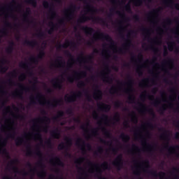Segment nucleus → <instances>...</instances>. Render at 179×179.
I'll list each match as a JSON object with an SVG mask.
<instances>
[{
    "mask_svg": "<svg viewBox=\"0 0 179 179\" xmlns=\"http://www.w3.org/2000/svg\"><path fill=\"white\" fill-rule=\"evenodd\" d=\"M36 101L41 106H46L47 107H52L55 108L58 106H61L62 103V99H53V102L45 100V96L41 93H38L36 96L30 97V104H36Z\"/></svg>",
    "mask_w": 179,
    "mask_h": 179,
    "instance_id": "obj_1",
    "label": "nucleus"
},
{
    "mask_svg": "<svg viewBox=\"0 0 179 179\" xmlns=\"http://www.w3.org/2000/svg\"><path fill=\"white\" fill-rule=\"evenodd\" d=\"M125 30V27L124 26L120 25L118 28V31L120 33V36L122 40L125 41V43L122 45V48L118 49V53L119 54H124L126 51H128L129 50V48L131 45H132V41H131V36L133 34H136V31L134 30H130L127 36V38L125 39V37L124 36V34H122L124 31Z\"/></svg>",
    "mask_w": 179,
    "mask_h": 179,
    "instance_id": "obj_2",
    "label": "nucleus"
},
{
    "mask_svg": "<svg viewBox=\"0 0 179 179\" xmlns=\"http://www.w3.org/2000/svg\"><path fill=\"white\" fill-rule=\"evenodd\" d=\"M159 132H164L160 136V139H164V141H167V143L164 145V149H166L170 155L175 154L176 155V157H179V152L177 153L176 150H179V145H169V141H170V136L168 134L169 131L166 130L164 128L161 127L159 129Z\"/></svg>",
    "mask_w": 179,
    "mask_h": 179,
    "instance_id": "obj_3",
    "label": "nucleus"
},
{
    "mask_svg": "<svg viewBox=\"0 0 179 179\" xmlns=\"http://www.w3.org/2000/svg\"><path fill=\"white\" fill-rule=\"evenodd\" d=\"M64 54L66 55V57L71 58V62H78V64H82V62H92L93 60V55H90L87 57H85V54L83 52H81L76 59L73 58V55H72V53H71L69 50H65Z\"/></svg>",
    "mask_w": 179,
    "mask_h": 179,
    "instance_id": "obj_4",
    "label": "nucleus"
},
{
    "mask_svg": "<svg viewBox=\"0 0 179 179\" xmlns=\"http://www.w3.org/2000/svg\"><path fill=\"white\" fill-rule=\"evenodd\" d=\"M87 20H92L94 23H102L103 26H107V22L104 19L100 17H87L86 15H83L78 20V23H85Z\"/></svg>",
    "mask_w": 179,
    "mask_h": 179,
    "instance_id": "obj_5",
    "label": "nucleus"
},
{
    "mask_svg": "<svg viewBox=\"0 0 179 179\" xmlns=\"http://www.w3.org/2000/svg\"><path fill=\"white\" fill-rule=\"evenodd\" d=\"M40 121L45 122V126L42 127L43 132L48 133L50 129V124H51V119L49 117L45 116L43 118L38 117L33 119L31 120V122H32V124H37V122H40Z\"/></svg>",
    "mask_w": 179,
    "mask_h": 179,
    "instance_id": "obj_6",
    "label": "nucleus"
},
{
    "mask_svg": "<svg viewBox=\"0 0 179 179\" xmlns=\"http://www.w3.org/2000/svg\"><path fill=\"white\" fill-rule=\"evenodd\" d=\"M143 163L145 165V169H143L144 173H147L148 174H150V176H152V177H159V178H162V177H166V173L164 172H159V173H157V171H156L149 170V169H150L149 161L146 160Z\"/></svg>",
    "mask_w": 179,
    "mask_h": 179,
    "instance_id": "obj_7",
    "label": "nucleus"
},
{
    "mask_svg": "<svg viewBox=\"0 0 179 179\" xmlns=\"http://www.w3.org/2000/svg\"><path fill=\"white\" fill-rule=\"evenodd\" d=\"M96 36L94 35L92 37V40L94 41H97V40H100V38H101L102 40H106L108 43H110L112 45H114V41L113 40V38L110 36V35L101 33L100 31H96Z\"/></svg>",
    "mask_w": 179,
    "mask_h": 179,
    "instance_id": "obj_8",
    "label": "nucleus"
},
{
    "mask_svg": "<svg viewBox=\"0 0 179 179\" xmlns=\"http://www.w3.org/2000/svg\"><path fill=\"white\" fill-rule=\"evenodd\" d=\"M20 90H15L11 94L12 97H17L18 99H23V92H30V88L25 87L22 84L18 83Z\"/></svg>",
    "mask_w": 179,
    "mask_h": 179,
    "instance_id": "obj_9",
    "label": "nucleus"
},
{
    "mask_svg": "<svg viewBox=\"0 0 179 179\" xmlns=\"http://www.w3.org/2000/svg\"><path fill=\"white\" fill-rule=\"evenodd\" d=\"M76 146L80 148L83 153L86 152V148L88 150H92V145H90V143L86 144V143L85 142V141H83V139H82V138H77L76 141Z\"/></svg>",
    "mask_w": 179,
    "mask_h": 179,
    "instance_id": "obj_10",
    "label": "nucleus"
},
{
    "mask_svg": "<svg viewBox=\"0 0 179 179\" xmlns=\"http://www.w3.org/2000/svg\"><path fill=\"white\" fill-rule=\"evenodd\" d=\"M78 9V7L75 4H71L69 8L64 10V14L66 15V19L67 20H71L73 19L75 13V10Z\"/></svg>",
    "mask_w": 179,
    "mask_h": 179,
    "instance_id": "obj_11",
    "label": "nucleus"
},
{
    "mask_svg": "<svg viewBox=\"0 0 179 179\" xmlns=\"http://www.w3.org/2000/svg\"><path fill=\"white\" fill-rule=\"evenodd\" d=\"M137 104L140 107L139 108H137L139 113H145V111H147V113L150 114V115H152L153 118L156 117V114L155 113V111H153V109L148 108V107H146V105L143 104V103L138 102Z\"/></svg>",
    "mask_w": 179,
    "mask_h": 179,
    "instance_id": "obj_12",
    "label": "nucleus"
},
{
    "mask_svg": "<svg viewBox=\"0 0 179 179\" xmlns=\"http://www.w3.org/2000/svg\"><path fill=\"white\" fill-rule=\"evenodd\" d=\"M106 71H107V73H101V78H102L103 82H105L106 83H109V85H113L114 79L108 76V73L111 72V70L110 69V67H108V65H106Z\"/></svg>",
    "mask_w": 179,
    "mask_h": 179,
    "instance_id": "obj_13",
    "label": "nucleus"
},
{
    "mask_svg": "<svg viewBox=\"0 0 179 179\" xmlns=\"http://www.w3.org/2000/svg\"><path fill=\"white\" fill-rule=\"evenodd\" d=\"M43 6L45 9H49V13L51 15V19H54L58 16V15H57V12H55V10L54 9V4H50L48 1H44L43 2Z\"/></svg>",
    "mask_w": 179,
    "mask_h": 179,
    "instance_id": "obj_14",
    "label": "nucleus"
},
{
    "mask_svg": "<svg viewBox=\"0 0 179 179\" xmlns=\"http://www.w3.org/2000/svg\"><path fill=\"white\" fill-rule=\"evenodd\" d=\"M112 164L116 167L117 171H120V170L124 166V159H122V155L120 154L117 155L116 159L113 162Z\"/></svg>",
    "mask_w": 179,
    "mask_h": 179,
    "instance_id": "obj_15",
    "label": "nucleus"
},
{
    "mask_svg": "<svg viewBox=\"0 0 179 179\" xmlns=\"http://www.w3.org/2000/svg\"><path fill=\"white\" fill-rule=\"evenodd\" d=\"M82 97V92L80 91L76 92H73V94L71 96L65 95L64 100L67 103H75L76 99H80Z\"/></svg>",
    "mask_w": 179,
    "mask_h": 179,
    "instance_id": "obj_16",
    "label": "nucleus"
},
{
    "mask_svg": "<svg viewBox=\"0 0 179 179\" xmlns=\"http://www.w3.org/2000/svg\"><path fill=\"white\" fill-rule=\"evenodd\" d=\"M64 23L65 22L64 21V19L59 20L57 24H55L54 22H50L49 23V26L50 29L48 31V34H52L55 30H58V29L59 28V26H62L63 24H64Z\"/></svg>",
    "mask_w": 179,
    "mask_h": 179,
    "instance_id": "obj_17",
    "label": "nucleus"
},
{
    "mask_svg": "<svg viewBox=\"0 0 179 179\" xmlns=\"http://www.w3.org/2000/svg\"><path fill=\"white\" fill-rule=\"evenodd\" d=\"M125 85L128 86V88L124 90V93L128 94L131 92H134V78L130 74H127V82L125 83Z\"/></svg>",
    "mask_w": 179,
    "mask_h": 179,
    "instance_id": "obj_18",
    "label": "nucleus"
},
{
    "mask_svg": "<svg viewBox=\"0 0 179 179\" xmlns=\"http://www.w3.org/2000/svg\"><path fill=\"white\" fill-rule=\"evenodd\" d=\"M45 57V52L44 51V49L41 50L37 57H31L29 58L30 62H32V64H35V65H37L40 61V59H43Z\"/></svg>",
    "mask_w": 179,
    "mask_h": 179,
    "instance_id": "obj_19",
    "label": "nucleus"
},
{
    "mask_svg": "<svg viewBox=\"0 0 179 179\" xmlns=\"http://www.w3.org/2000/svg\"><path fill=\"white\" fill-rule=\"evenodd\" d=\"M87 75V73H86V71H81V72L74 71V76L68 77L67 80L70 83H73L76 78H86Z\"/></svg>",
    "mask_w": 179,
    "mask_h": 179,
    "instance_id": "obj_20",
    "label": "nucleus"
},
{
    "mask_svg": "<svg viewBox=\"0 0 179 179\" xmlns=\"http://www.w3.org/2000/svg\"><path fill=\"white\" fill-rule=\"evenodd\" d=\"M141 31H143L144 33H146V36H145V38L148 40V41H151L152 44H157V38H150V30L148 28H145V27H143L141 29Z\"/></svg>",
    "mask_w": 179,
    "mask_h": 179,
    "instance_id": "obj_21",
    "label": "nucleus"
},
{
    "mask_svg": "<svg viewBox=\"0 0 179 179\" xmlns=\"http://www.w3.org/2000/svg\"><path fill=\"white\" fill-rule=\"evenodd\" d=\"M140 139L141 140V143L143 145H147L146 150L149 153H152V152L155 150L156 148L157 147V145H151L149 143H148V142L146 141V138L143 136H141Z\"/></svg>",
    "mask_w": 179,
    "mask_h": 179,
    "instance_id": "obj_22",
    "label": "nucleus"
},
{
    "mask_svg": "<svg viewBox=\"0 0 179 179\" xmlns=\"http://www.w3.org/2000/svg\"><path fill=\"white\" fill-rule=\"evenodd\" d=\"M95 90L94 92V100H101L103 98V92L100 90L99 85H95Z\"/></svg>",
    "mask_w": 179,
    "mask_h": 179,
    "instance_id": "obj_23",
    "label": "nucleus"
},
{
    "mask_svg": "<svg viewBox=\"0 0 179 179\" xmlns=\"http://www.w3.org/2000/svg\"><path fill=\"white\" fill-rule=\"evenodd\" d=\"M51 83L54 89H58L59 90H62V80H61L59 78H56L52 79Z\"/></svg>",
    "mask_w": 179,
    "mask_h": 179,
    "instance_id": "obj_24",
    "label": "nucleus"
},
{
    "mask_svg": "<svg viewBox=\"0 0 179 179\" xmlns=\"http://www.w3.org/2000/svg\"><path fill=\"white\" fill-rule=\"evenodd\" d=\"M162 3H164V5H166V6H169V8H173L174 6L175 9L179 10V3H174L173 0H163Z\"/></svg>",
    "mask_w": 179,
    "mask_h": 179,
    "instance_id": "obj_25",
    "label": "nucleus"
},
{
    "mask_svg": "<svg viewBox=\"0 0 179 179\" xmlns=\"http://www.w3.org/2000/svg\"><path fill=\"white\" fill-rule=\"evenodd\" d=\"M70 45L72 48H76V43L75 42L67 41L64 44L59 43V45H57V50H61V48H67L69 47Z\"/></svg>",
    "mask_w": 179,
    "mask_h": 179,
    "instance_id": "obj_26",
    "label": "nucleus"
},
{
    "mask_svg": "<svg viewBox=\"0 0 179 179\" xmlns=\"http://www.w3.org/2000/svg\"><path fill=\"white\" fill-rule=\"evenodd\" d=\"M81 30H83V31H84V33H85V34H87L88 36H92L93 33L96 31L94 29L87 26L82 27Z\"/></svg>",
    "mask_w": 179,
    "mask_h": 179,
    "instance_id": "obj_27",
    "label": "nucleus"
},
{
    "mask_svg": "<svg viewBox=\"0 0 179 179\" xmlns=\"http://www.w3.org/2000/svg\"><path fill=\"white\" fill-rule=\"evenodd\" d=\"M30 13H31L30 8H27L26 12L23 15V22H24L25 23H31V24L34 23V21L33 20L30 21V20H29V15H30Z\"/></svg>",
    "mask_w": 179,
    "mask_h": 179,
    "instance_id": "obj_28",
    "label": "nucleus"
},
{
    "mask_svg": "<svg viewBox=\"0 0 179 179\" xmlns=\"http://www.w3.org/2000/svg\"><path fill=\"white\" fill-rule=\"evenodd\" d=\"M98 108L101 111H105V113H108V111L111 110V106L108 104L101 103V104H98Z\"/></svg>",
    "mask_w": 179,
    "mask_h": 179,
    "instance_id": "obj_29",
    "label": "nucleus"
},
{
    "mask_svg": "<svg viewBox=\"0 0 179 179\" xmlns=\"http://www.w3.org/2000/svg\"><path fill=\"white\" fill-rule=\"evenodd\" d=\"M20 67L23 68V69H27L28 71V73L29 76H32L33 72L30 71V67L29 66V63L28 62H21L20 63Z\"/></svg>",
    "mask_w": 179,
    "mask_h": 179,
    "instance_id": "obj_30",
    "label": "nucleus"
},
{
    "mask_svg": "<svg viewBox=\"0 0 179 179\" xmlns=\"http://www.w3.org/2000/svg\"><path fill=\"white\" fill-rule=\"evenodd\" d=\"M55 160L56 164L57 166H59L60 167H65V163L61 160V158L59 157H55L54 159H50V163H52Z\"/></svg>",
    "mask_w": 179,
    "mask_h": 179,
    "instance_id": "obj_31",
    "label": "nucleus"
},
{
    "mask_svg": "<svg viewBox=\"0 0 179 179\" xmlns=\"http://www.w3.org/2000/svg\"><path fill=\"white\" fill-rule=\"evenodd\" d=\"M24 45H28L29 47H36V45H38V43L36 41H29L25 40L23 42Z\"/></svg>",
    "mask_w": 179,
    "mask_h": 179,
    "instance_id": "obj_32",
    "label": "nucleus"
},
{
    "mask_svg": "<svg viewBox=\"0 0 179 179\" xmlns=\"http://www.w3.org/2000/svg\"><path fill=\"white\" fill-rule=\"evenodd\" d=\"M50 135L55 139H59V138L61 137V133H59V129H58V128L52 131Z\"/></svg>",
    "mask_w": 179,
    "mask_h": 179,
    "instance_id": "obj_33",
    "label": "nucleus"
},
{
    "mask_svg": "<svg viewBox=\"0 0 179 179\" xmlns=\"http://www.w3.org/2000/svg\"><path fill=\"white\" fill-rule=\"evenodd\" d=\"M146 97H148L149 100H153L155 99V96L148 94V92L144 91L143 94L140 96V99L143 101H145V99H146Z\"/></svg>",
    "mask_w": 179,
    "mask_h": 179,
    "instance_id": "obj_34",
    "label": "nucleus"
},
{
    "mask_svg": "<svg viewBox=\"0 0 179 179\" xmlns=\"http://www.w3.org/2000/svg\"><path fill=\"white\" fill-rule=\"evenodd\" d=\"M120 139L123 141L125 143H128L129 141L131 140V137L128 134H125L124 133H122L120 136Z\"/></svg>",
    "mask_w": 179,
    "mask_h": 179,
    "instance_id": "obj_35",
    "label": "nucleus"
},
{
    "mask_svg": "<svg viewBox=\"0 0 179 179\" xmlns=\"http://www.w3.org/2000/svg\"><path fill=\"white\" fill-rule=\"evenodd\" d=\"M15 127H10L11 132H8L7 134V138H10L11 139H15V136H16V131Z\"/></svg>",
    "mask_w": 179,
    "mask_h": 179,
    "instance_id": "obj_36",
    "label": "nucleus"
},
{
    "mask_svg": "<svg viewBox=\"0 0 179 179\" xmlns=\"http://www.w3.org/2000/svg\"><path fill=\"white\" fill-rule=\"evenodd\" d=\"M176 22L177 23V26L175 29H172L171 30V33L173 34H175V36H179V20H176Z\"/></svg>",
    "mask_w": 179,
    "mask_h": 179,
    "instance_id": "obj_37",
    "label": "nucleus"
},
{
    "mask_svg": "<svg viewBox=\"0 0 179 179\" xmlns=\"http://www.w3.org/2000/svg\"><path fill=\"white\" fill-rule=\"evenodd\" d=\"M100 118L101 121H103L105 125H108V124L110 123V120H108V115L103 114Z\"/></svg>",
    "mask_w": 179,
    "mask_h": 179,
    "instance_id": "obj_38",
    "label": "nucleus"
},
{
    "mask_svg": "<svg viewBox=\"0 0 179 179\" xmlns=\"http://www.w3.org/2000/svg\"><path fill=\"white\" fill-rule=\"evenodd\" d=\"M64 140L66 141V146L67 149L69 148H71V146H72V145H73L72 138L71 137H66L64 138Z\"/></svg>",
    "mask_w": 179,
    "mask_h": 179,
    "instance_id": "obj_39",
    "label": "nucleus"
},
{
    "mask_svg": "<svg viewBox=\"0 0 179 179\" xmlns=\"http://www.w3.org/2000/svg\"><path fill=\"white\" fill-rule=\"evenodd\" d=\"M24 143V140H23V137H17L15 139V145L16 146H22Z\"/></svg>",
    "mask_w": 179,
    "mask_h": 179,
    "instance_id": "obj_40",
    "label": "nucleus"
},
{
    "mask_svg": "<svg viewBox=\"0 0 179 179\" xmlns=\"http://www.w3.org/2000/svg\"><path fill=\"white\" fill-rule=\"evenodd\" d=\"M162 7H159L157 9H153L152 11H150L148 13V16H150L151 15H159V13H160L161 10H162Z\"/></svg>",
    "mask_w": 179,
    "mask_h": 179,
    "instance_id": "obj_41",
    "label": "nucleus"
},
{
    "mask_svg": "<svg viewBox=\"0 0 179 179\" xmlns=\"http://www.w3.org/2000/svg\"><path fill=\"white\" fill-rule=\"evenodd\" d=\"M56 62L58 63L59 66H65V62L62 61V56H58Z\"/></svg>",
    "mask_w": 179,
    "mask_h": 179,
    "instance_id": "obj_42",
    "label": "nucleus"
},
{
    "mask_svg": "<svg viewBox=\"0 0 179 179\" xmlns=\"http://www.w3.org/2000/svg\"><path fill=\"white\" fill-rule=\"evenodd\" d=\"M101 131L103 133V134L105 135V136H106V138H111V133L110 131H108V130H107V129L106 127H102Z\"/></svg>",
    "mask_w": 179,
    "mask_h": 179,
    "instance_id": "obj_43",
    "label": "nucleus"
},
{
    "mask_svg": "<svg viewBox=\"0 0 179 179\" xmlns=\"http://www.w3.org/2000/svg\"><path fill=\"white\" fill-rule=\"evenodd\" d=\"M145 67V65L142 64L141 66H138L136 69V73H138V76H143V71H142V69Z\"/></svg>",
    "mask_w": 179,
    "mask_h": 179,
    "instance_id": "obj_44",
    "label": "nucleus"
},
{
    "mask_svg": "<svg viewBox=\"0 0 179 179\" xmlns=\"http://www.w3.org/2000/svg\"><path fill=\"white\" fill-rule=\"evenodd\" d=\"M157 61V57H153L152 62H150L149 59H147L145 62V64H151V65H157V66H159V63H156Z\"/></svg>",
    "mask_w": 179,
    "mask_h": 179,
    "instance_id": "obj_45",
    "label": "nucleus"
},
{
    "mask_svg": "<svg viewBox=\"0 0 179 179\" xmlns=\"http://www.w3.org/2000/svg\"><path fill=\"white\" fill-rule=\"evenodd\" d=\"M27 156H33V150H31V145L29 143L27 145Z\"/></svg>",
    "mask_w": 179,
    "mask_h": 179,
    "instance_id": "obj_46",
    "label": "nucleus"
},
{
    "mask_svg": "<svg viewBox=\"0 0 179 179\" xmlns=\"http://www.w3.org/2000/svg\"><path fill=\"white\" fill-rule=\"evenodd\" d=\"M167 110V105H162L158 110V113L161 114V115H163L164 114V112Z\"/></svg>",
    "mask_w": 179,
    "mask_h": 179,
    "instance_id": "obj_47",
    "label": "nucleus"
},
{
    "mask_svg": "<svg viewBox=\"0 0 179 179\" xmlns=\"http://www.w3.org/2000/svg\"><path fill=\"white\" fill-rule=\"evenodd\" d=\"M26 3L31 5L34 8L37 6V0H25Z\"/></svg>",
    "mask_w": 179,
    "mask_h": 179,
    "instance_id": "obj_48",
    "label": "nucleus"
},
{
    "mask_svg": "<svg viewBox=\"0 0 179 179\" xmlns=\"http://www.w3.org/2000/svg\"><path fill=\"white\" fill-rule=\"evenodd\" d=\"M130 116L131 117V122L138 124V117H136L135 112H132L131 114H130Z\"/></svg>",
    "mask_w": 179,
    "mask_h": 179,
    "instance_id": "obj_49",
    "label": "nucleus"
},
{
    "mask_svg": "<svg viewBox=\"0 0 179 179\" xmlns=\"http://www.w3.org/2000/svg\"><path fill=\"white\" fill-rule=\"evenodd\" d=\"M173 24V20L171 18H166L164 22V29H166V26H170V24Z\"/></svg>",
    "mask_w": 179,
    "mask_h": 179,
    "instance_id": "obj_50",
    "label": "nucleus"
},
{
    "mask_svg": "<svg viewBox=\"0 0 179 179\" xmlns=\"http://www.w3.org/2000/svg\"><path fill=\"white\" fill-rule=\"evenodd\" d=\"M134 150H136L137 152H139V147L138 145L133 144L132 145V150H129L127 152L128 153H130L131 155H134Z\"/></svg>",
    "mask_w": 179,
    "mask_h": 179,
    "instance_id": "obj_51",
    "label": "nucleus"
},
{
    "mask_svg": "<svg viewBox=\"0 0 179 179\" xmlns=\"http://www.w3.org/2000/svg\"><path fill=\"white\" fill-rule=\"evenodd\" d=\"M83 92L85 94V97H86L87 100L90 102L93 101V99H92V96H90V94H89V91H87V90L84 89Z\"/></svg>",
    "mask_w": 179,
    "mask_h": 179,
    "instance_id": "obj_52",
    "label": "nucleus"
},
{
    "mask_svg": "<svg viewBox=\"0 0 179 179\" xmlns=\"http://www.w3.org/2000/svg\"><path fill=\"white\" fill-rule=\"evenodd\" d=\"M121 120V116L120 115V113H116L113 118V121H114V122H120Z\"/></svg>",
    "mask_w": 179,
    "mask_h": 179,
    "instance_id": "obj_53",
    "label": "nucleus"
},
{
    "mask_svg": "<svg viewBox=\"0 0 179 179\" xmlns=\"http://www.w3.org/2000/svg\"><path fill=\"white\" fill-rule=\"evenodd\" d=\"M34 138H36L38 141H40L41 143H43V137H42L41 133H40V131H37L35 134Z\"/></svg>",
    "mask_w": 179,
    "mask_h": 179,
    "instance_id": "obj_54",
    "label": "nucleus"
},
{
    "mask_svg": "<svg viewBox=\"0 0 179 179\" xmlns=\"http://www.w3.org/2000/svg\"><path fill=\"white\" fill-rule=\"evenodd\" d=\"M101 167L103 169V170H110V165H108V162H107L102 163L101 164Z\"/></svg>",
    "mask_w": 179,
    "mask_h": 179,
    "instance_id": "obj_55",
    "label": "nucleus"
},
{
    "mask_svg": "<svg viewBox=\"0 0 179 179\" xmlns=\"http://www.w3.org/2000/svg\"><path fill=\"white\" fill-rule=\"evenodd\" d=\"M64 111L60 110L57 113V115L56 117H53V120L54 121H57L58 120V118H61L62 117H64Z\"/></svg>",
    "mask_w": 179,
    "mask_h": 179,
    "instance_id": "obj_56",
    "label": "nucleus"
},
{
    "mask_svg": "<svg viewBox=\"0 0 179 179\" xmlns=\"http://www.w3.org/2000/svg\"><path fill=\"white\" fill-rule=\"evenodd\" d=\"M135 6H141L143 0H131Z\"/></svg>",
    "mask_w": 179,
    "mask_h": 179,
    "instance_id": "obj_57",
    "label": "nucleus"
},
{
    "mask_svg": "<svg viewBox=\"0 0 179 179\" xmlns=\"http://www.w3.org/2000/svg\"><path fill=\"white\" fill-rule=\"evenodd\" d=\"M9 69V67L8 66H2L0 65V72L1 73H6V71Z\"/></svg>",
    "mask_w": 179,
    "mask_h": 179,
    "instance_id": "obj_58",
    "label": "nucleus"
},
{
    "mask_svg": "<svg viewBox=\"0 0 179 179\" xmlns=\"http://www.w3.org/2000/svg\"><path fill=\"white\" fill-rule=\"evenodd\" d=\"M167 45L169 50L173 51V50H174V45H176V43H174V41L169 42Z\"/></svg>",
    "mask_w": 179,
    "mask_h": 179,
    "instance_id": "obj_59",
    "label": "nucleus"
},
{
    "mask_svg": "<svg viewBox=\"0 0 179 179\" xmlns=\"http://www.w3.org/2000/svg\"><path fill=\"white\" fill-rule=\"evenodd\" d=\"M83 162H85V158L80 157V158L76 159L74 163H75V164H78V166H80V164H82V163H83Z\"/></svg>",
    "mask_w": 179,
    "mask_h": 179,
    "instance_id": "obj_60",
    "label": "nucleus"
},
{
    "mask_svg": "<svg viewBox=\"0 0 179 179\" xmlns=\"http://www.w3.org/2000/svg\"><path fill=\"white\" fill-rule=\"evenodd\" d=\"M109 93L110 94H117V93H118V90L115 86H113L109 90Z\"/></svg>",
    "mask_w": 179,
    "mask_h": 179,
    "instance_id": "obj_61",
    "label": "nucleus"
},
{
    "mask_svg": "<svg viewBox=\"0 0 179 179\" xmlns=\"http://www.w3.org/2000/svg\"><path fill=\"white\" fill-rule=\"evenodd\" d=\"M65 149L66 150H68V148H66L65 143H61L58 145V150H64Z\"/></svg>",
    "mask_w": 179,
    "mask_h": 179,
    "instance_id": "obj_62",
    "label": "nucleus"
},
{
    "mask_svg": "<svg viewBox=\"0 0 179 179\" xmlns=\"http://www.w3.org/2000/svg\"><path fill=\"white\" fill-rule=\"evenodd\" d=\"M35 155L38 156L40 159H43V152H41V150H40V148H36V150L35 152Z\"/></svg>",
    "mask_w": 179,
    "mask_h": 179,
    "instance_id": "obj_63",
    "label": "nucleus"
},
{
    "mask_svg": "<svg viewBox=\"0 0 179 179\" xmlns=\"http://www.w3.org/2000/svg\"><path fill=\"white\" fill-rule=\"evenodd\" d=\"M117 15H119V16L120 17H122V19H124V20H125V22H127V20H129V19L125 17V13H122L120 11H116Z\"/></svg>",
    "mask_w": 179,
    "mask_h": 179,
    "instance_id": "obj_64",
    "label": "nucleus"
}]
</instances>
